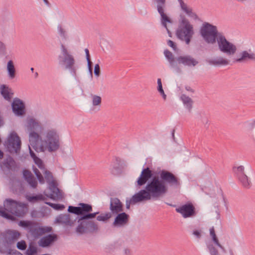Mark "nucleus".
Listing matches in <instances>:
<instances>
[{
  "label": "nucleus",
  "instance_id": "1",
  "mask_svg": "<svg viewBox=\"0 0 255 255\" xmlns=\"http://www.w3.org/2000/svg\"><path fill=\"white\" fill-rule=\"evenodd\" d=\"M29 141L31 146L37 152L57 150L59 146V137L55 130L51 129L47 132L46 140H42L37 132L31 131L29 135Z\"/></svg>",
  "mask_w": 255,
  "mask_h": 255
},
{
  "label": "nucleus",
  "instance_id": "2",
  "mask_svg": "<svg viewBox=\"0 0 255 255\" xmlns=\"http://www.w3.org/2000/svg\"><path fill=\"white\" fill-rule=\"evenodd\" d=\"M145 191L150 195V198H157L164 194L167 191V187L164 182L160 180L158 177H153L146 185Z\"/></svg>",
  "mask_w": 255,
  "mask_h": 255
},
{
  "label": "nucleus",
  "instance_id": "3",
  "mask_svg": "<svg viewBox=\"0 0 255 255\" xmlns=\"http://www.w3.org/2000/svg\"><path fill=\"white\" fill-rule=\"evenodd\" d=\"M78 205V207L69 206L68 211L76 215H82L79 221L94 218L98 214V212L91 213L93 208L92 206L90 204L82 203H79Z\"/></svg>",
  "mask_w": 255,
  "mask_h": 255
},
{
  "label": "nucleus",
  "instance_id": "4",
  "mask_svg": "<svg viewBox=\"0 0 255 255\" xmlns=\"http://www.w3.org/2000/svg\"><path fill=\"white\" fill-rule=\"evenodd\" d=\"M4 206L5 207L4 209L1 207H0V215L2 217L11 220L15 219L12 215L6 213L5 210H9L11 213L16 215H19L18 208L21 207V205L18 202L10 199H6L4 202Z\"/></svg>",
  "mask_w": 255,
  "mask_h": 255
},
{
  "label": "nucleus",
  "instance_id": "5",
  "mask_svg": "<svg viewBox=\"0 0 255 255\" xmlns=\"http://www.w3.org/2000/svg\"><path fill=\"white\" fill-rule=\"evenodd\" d=\"M201 34L206 42L214 43L220 33H218L217 27L208 23H205L201 29Z\"/></svg>",
  "mask_w": 255,
  "mask_h": 255
},
{
  "label": "nucleus",
  "instance_id": "6",
  "mask_svg": "<svg viewBox=\"0 0 255 255\" xmlns=\"http://www.w3.org/2000/svg\"><path fill=\"white\" fill-rule=\"evenodd\" d=\"M182 23L184 26L177 30L176 34L179 38L185 40L188 44L193 34V27L186 19H183Z\"/></svg>",
  "mask_w": 255,
  "mask_h": 255
},
{
  "label": "nucleus",
  "instance_id": "7",
  "mask_svg": "<svg viewBox=\"0 0 255 255\" xmlns=\"http://www.w3.org/2000/svg\"><path fill=\"white\" fill-rule=\"evenodd\" d=\"M217 42L220 50L228 54H234L236 51V47L227 40L225 37L219 34L217 37Z\"/></svg>",
  "mask_w": 255,
  "mask_h": 255
},
{
  "label": "nucleus",
  "instance_id": "8",
  "mask_svg": "<svg viewBox=\"0 0 255 255\" xmlns=\"http://www.w3.org/2000/svg\"><path fill=\"white\" fill-rule=\"evenodd\" d=\"M161 180L170 185L178 186L180 184L179 179L171 172L163 170L160 172Z\"/></svg>",
  "mask_w": 255,
  "mask_h": 255
},
{
  "label": "nucleus",
  "instance_id": "9",
  "mask_svg": "<svg viewBox=\"0 0 255 255\" xmlns=\"http://www.w3.org/2000/svg\"><path fill=\"white\" fill-rule=\"evenodd\" d=\"M176 211L180 213L185 218L193 217L196 215L195 207L191 202L179 207L176 209Z\"/></svg>",
  "mask_w": 255,
  "mask_h": 255
},
{
  "label": "nucleus",
  "instance_id": "10",
  "mask_svg": "<svg viewBox=\"0 0 255 255\" xmlns=\"http://www.w3.org/2000/svg\"><path fill=\"white\" fill-rule=\"evenodd\" d=\"M6 144L8 148L11 151H14L17 153L20 149L21 146L20 138L16 133L12 132L8 137Z\"/></svg>",
  "mask_w": 255,
  "mask_h": 255
},
{
  "label": "nucleus",
  "instance_id": "11",
  "mask_svg": "<svg viewBox=\"0 0 255 255\" xmlns=\"http://www.w3.org/2000/svg\"><path fill=\"white\" fill-rule=\"evenodd\" d=\"M110 209L112 215H117L123 212V204L117 198H112L110 200Z\"/></svg>",
  "mask_w": 255,
  "mask_h": 255
},
{
  "label": "nucleus",
  "instance_id": "12",
  "mask_svg": "<svg viewBox=\"0 0 255 255\" xmlns=\"http://www.w3.org/2000/svg\"><path fill=\"white\" fill-rule=\"evenodd\" d=\"M129 216L125 212H121L117 214V216L113 222L115 227H122L127 225L129 221Z\"/></svg>",
  "mask_w": 255,
  "mask_h": 255
},
{
  "label": "nucleus",
  "instance_id": "13",
  "mask_svg": "<svg viewBox=\"0 0 255 255\" xmlns=\"http://www.w3.org/2000/svg\"><path fill=\"white\" fill-rule=\"evenodd\" d=\"M152 176V171L148 167L143 169L136 181L137 186L144 185Z\"/></svg>",
  "mask_w": 255,
  "mask_h": 255
},
{
  "label": "nucleus",
  "instance_id": "14",
  "mask_svg": "<svg viewBox=\"0 0 255 255\" xmlns=\"http://www.w3.org/2000/svg\"><path fill=\"white\" fill-rule=\"evenodd\" d=\"M58 237L56 234H50L42 238L39 240L38 244L41 247H47L56 241Z\"/></svg>",
  "mask_w": 255,
  "mask_h": 255
},
{
  "label": "nucleus",
  "instance_id": "15",
  "mask_svg": "<svg viewBox=\"0 0 255 255\" xmlns=\"http://www.w3.org/2000/svg\"><path fill=\"white\" fill-rule=\"evenodd\" d=\"M131 202L134 204L139 202L150 200V195L145 189L140 190L134 195L131 198Z\"/></svg>",
  "mask_w": 255,
  "mask_h": 255
},
{
  "label": "nucleus",
  "instance_id": "16",
  "mask_svg": "<svg viewBox=\"0 0 255 255\" xmlns=\"http://www.w3.org/2000/svg\"><path fill=\"white\" fill-rule=\"evenodd\" d=\"M12 107L15 114L17 115H22L24 114V105L20 100H14L12 104Z\"/></svg>",
  "mask_w": 255,
  "mask_h": 255
},
{
  "label": "nucleus",
  "instance_id": "17",
  "mask_svg": "<svg viewBox=\"0 0 255 255\" xmlns=\"http://www.w3.org/2000/svg\"><path fill=\"white\" fill-rule=\"evenodd\" d=\"M16 163L13 159L9 156L3 161L0 163V167L2 169H6L8 170H14L16 168Z\"/></svg>",
  "mask_w": 255,
  "mask_h": 255
},
{
  "label": "nucleus",
  "instance_id": "18",
  "mask_svg": "<svg viewBox=\"0 0 255 255\" xmlns=\"http://www.w3.org/2000/svg\"><path fill=\"white\" fill-rule=\"evenodd\" d=\"M19 232L14 230H8L5 233V239L8 243H12L17 241L20 237Z\"/></svg>",
  "mask_w": 255,
  "mask_h": 255
},
{
  "label": "nucleus",
  "instance_id": "19",
  "mask_svg": "<svg viewBox=\"0 0 255 255\" xmlns=\"http://www.w3.org/2000/svg\"><path fill=\"white\" fill-rule=\"evenodd\" d=\"M23 175L25 180L33 188H36L37 186V182L31 172L28 170L25 169L23 171Z\"/></svg>",
  "mask_w": 255,
  "mask_h": 255
},
{
  "label": "nucleus",
  "instance_id": "20",
  "mask_svg": "<svg viewBox=\"0 0 255 255\" xmlns=\"http://www.w3.org/2000/svg\"><path fill=\"white\" fill-rule=\"evenodd\" d=\"M179 64H183L187 66H195L198 62L189 56H179L176 59Z\"/></svg>",
  "mask_w": 255,
  "mask_h": 255
},
{
  "label": "nucleus",
  "instance_id": "21",
  "mask_svg": "<svg viewBox=\"0 0 255 255\" xmlns=\"http://www.w3.org/2000/svg\"><path fill=\"white\" fill-rule=\"evenodd\" d=\"M56 222L67 226H72L73 224V222L71 220L70 216L67 214H61L58 216Z\"/></svg>",
  "mask_w": 255,
  "mask_h": 255
},
{
  "label": "nucleus",
  "instance_id": "22",
  "mask_svg": "<svg viewBox=\"0 0 255 255\" xmlns=\"http://www.w3.org/2000/svg\"><path fill=\"white\" fill-rule=\"evenodd\" d=\"M64 62L66 64V68L71 69V71L75 74L76 70L74 68L75 60L72 55H68V57H65Z\"/></svg>",
  "mask_w": 255,
  "mask_h": 255
},
{
  "label": "nucleus",
  "instance_id": "23",
  "mask_svg": "<svg viewBox=\"0 0 255 255\" xmlns=\"http://www.w3.org/2000/svg\"><path fill=\"white\" fill-rule=\"evenodd\" d=\"M1 94L4 98L8 101H10L12 98L13 93L10 92V89L6 86L3 85L1 88Z\"/></svg>",
  "mask_w": 255,
  "mask_h": 255
},
{
  "label": "nucleus",
  "instance_id": "24",
  "mask_svg": "<svg viewBox=\"0 0 255 255\" xmlns=\"http://www.w3.org/2000/svg\"><path fill=\"white\" fill-rule=\"evenodd\" d=\"M29 232L34 237L40 236V226L36 222H33L30 227Z\"/></svg>",
  "mask_w": 255,
  "mask_h": 255
},
{
  "label": "nucleus",
  "instance_id": "25",
  "mask_svg": "<svg viewBox=\"0 0 255 255\" xmlns=\"http://www.w3.org/2000/svg\"><path fill=\"white\" fill-rule=\"evenodd\" d=\"M180 98L184 104L190 110L192 108V104L193 102L191 99L184 94L182 95Z\"/></svg>",
  "mask_w": 255,
  "mask_h": 255
},
{
  "label": "nucleus",
  "instance_id": "26",
  "mask_svg": "<svg viewBox=\"0 0 255 255\" xmlns=\"http://www.w3.org/2000/svg\"><path fill=\"white\" fill-rule=\"evenodd\" d=\"M209 63L214 65H225L229 63L228 60L223 58L209 61Z\"/></svg>",
  "mask_w": 255,
  "mask_h": 255
},
{
  "label": "nucleus",
  "instance_id": "27",
  "mask_svg": "<svg viewBox=\"0 0 255 255\" xmlns=\"http://www.w3.org/2000/svg\"><path fill=\"white\" fill-rule=\"evenodd\" d=\"M30 153L31 157L33 158L35 163L38 165V167L41 170L44 169V165L42 161L40 158L37 157L34 153L31 151V149H30Z\"/></svg>",
  "mask_w": 255,
  "mask_h": 255
},
{
  "label": "nucleus",
  "instance_id": "28",
  "mask_svg": "<svg viewBox=\"0 0 255 255\" xmlns=\"http://www.w3.org/2000/svg\"><path fill=\"white\" fill-rule=\"evenodd\" d=\"M112 213L110 212L101 214L97 217V220L99 221H107L112 217Z\"/></svg>",
  "mask_w": 255,
  "mask_h": 255
},
{
  "label": "nucleus",
  "instance_id": "29",
  "mask_svg": "<svg viewBox=\"0 0 255 255\" xmlns=\"http://www.w3.org/2000/svg\"><path fill=\"white\" fill-rule=\"evenodd\" d=\"M164 54L166 58L168 59L171 65H172V66H174V62L175 59L172 52L169 51L168 50H165L164 52Z\"/></svg>",
  "mask_w": 255,
  "mask_h": 255
},
{
  "label": "nucleus",
  "instance_id": "30",
  "mask_svg": "<svg viewBox=\"0 0 255 255\" xmlns=\"http://www.w3.org/2000/svg\"><path fill=\"white\" fill-rule=\"evenodd\" d=\"M210 233L211 236L212 237V239H213V241L214 242V243L219 247H220L222 249H224L223 247L220 244V243L219 242V240H218V238H217V236L216 235L215 232V229H214V227H212L211 228H210Z\"/></svg>",
  "mask_w": 255,
  "mask_h": 255
},
{
  "label": "nucleus",
  "instance_id": "31",
  "mask_svg": "<svg viewBox=\"0 0 255 255\" xmlns=\"http://www.w3.org/2000/svg\"><path fill=\"white\" fill-rule=\"evenodd\" d=\"M238 178L242 183L243 186L246 188H248L249 187L250 183L248 181V177L245 174L241 175V176H239Z\"/></svg>",
  "mask_w": 255,
  "mask_h": 255
},
{
  "label": "nucleus",
  "instance_id": "32",
  "mask_svg": "<svg viewBox=\"0 0 255 255\" xmlns=\"http://www.w3.org/2000/svg\"><path fill=\"white\" fill-rule=\"evenodd\" d=\"M86 224V227L87 228V229L93 231L97 230L98 229V225L95 222L89 221H86V223H85Z\"/></svg>",
  "mask_w": 255,
  "mask_h": 255
},
{
  "label": "nucleus",
  "instance_id": "33",
  "mask_svg": "<svg viewBox=\"0 0 255 255\" xmlns=\"http://www.w3.org/2000/svg\"><path fill=\"white\" fill-rule=\"evenodd\" d=\"M7 69L11 78H13L15 76V69L13 63L11 60L9 61L7 63Z\"/></svg>",
  "mask_w": 255,
  "mask_h": 255
},
{
  "label": "nucleus",
  "instance_id": "34",
  "mask_svg": "<svg viewBox=\"0 0 255 255\" xmlns=\"http://www.w3.org/2000/svg\"><path fill=\"white\" fill-rule=\"evenodd\" d=\"M85 223H86V221H82L81 222L80 224L79 225L76 229L77 233L83 234L86 232V230L87 229V228L86 227Z\"/></svg>",
  "mask_w": 255,
  "mask_h": 255
},
{
  "label": "nucleus",
  "instance_id": "35",
  "mask_svg": "<svg viewBox=\"0 0 255 255\" xmlns=\"http://www.w3.org/2000/svg\"><path fill=\"white\" fill-rule=\"evenodd\" d=\"M181 7L182 9L189 15L192 16L194 15V13L192 12V10L191 8L189 7L186 4L182 2L181 3Z\"/></svg>",
  "mask_w": 255,
  "mask_h": 255
},
{
  "label": "nucleus",
  "instance_id": "36",
  "mask_svg": "<svg viewBox=\"0 0 255 255\" xmlns=\"http://www.w3.org/2000/svg\"><path fill=\"white\" fill-rule=\"evenodd\" d=\"M46 204L57 210H62L65 208L63 205L59 204H54L50 202H46Z\"/></svg>",
  "mask_w": 255,
  "mask_h": 255
},
{
  "label": "nucleus",
  "instance_id": "37",
  "mask_svg": "<svg viewBox=\"0 0 255 255\" xmlns=\"http://www.w3.org/2000/svg\"><path fill=\"white\" fill-rule=\"evenodd\" d=\"M33 171L34 173L35 174L36 176H37V179H38L39 182L41 184H43L44 183V179L40 173V172L39 171L38 169L36 168H33Z\"/></svg>",
  "mask_w": 255,
  "mask_h": 255
},
{
  "label": "nucleus",
  "instance_id": "38",
  "mask_svg": "<svg viewBox=\"0 0 255 255\" xmlns=\"http://www.w3.org/2000/svg\"><path fill=\"white\" fill-rule=\"evenodd\" d=\"M53 229L51 227H42L40 226V236L47 233L52 232Z\"/></svg>",
  "mask_w": 255,
  "mask_h": 255
},
{
  "label": "nucleus",
  "instance_id": "39",
  "mask_svg": "<svg viewBox=\"0 0 255 255\" xmlns=\"http://www.w3.org/2000/svg\"><path fill=\"white\" fill-rule=\"evenodd\" d=\"M37 252L36 248L33 245L30 244L26 251L27 255H33Z\"/></svg>",
  "mask_w": 255,
  "mask_h": 255
},
{
  "label": "nucleus",
  "instance_id": "40",
  "mask_svg": "<svg viewBox=\"0 0 255 255\" xmlns=\"http://www.w3.org/2000/svg\"><path fill=\"white\" fill-rule=\"evenodd\" d=\"M244 168L243 166H240L237 168L234 167V172L236 174L238 177L241 176V175L244 174Z\"/></svg>",
  "mask_w": 255,
  "mask_h": 255
},
{
  "label": "nucleus",
  "instance_id": "41",
  "mask_svg": "<svg viewBox=\"0 0 255 255\" xmlns=\"http://www.w3.org/2000/svg\"><path fill=\"white\" fill-rule=\"evenodd\" d=\"M253 56L249 54L247 51H244L242 54V57L240 58L237 59L238 61H241V60H246L247 59H253Z\"/></svg>",
  "mask_w": 255,
  "mask_h": 255
},
{
  "label": "nucleus",
  "instance_id": "42",
  "mask_svg": "<svg viewBox=\"0 0 255 255\" xmlns=\"http://www.w3.org/2000/svg\"><path fill=\"white\" fill-rule=\"evenodd\" d=\"M161 22L163 26L166 27L167 22H170L171 20L170 18L167 16V15L164 13L161 15Z\"/></svg>",
  "mask_w": 255,
  "mask_h": 255
},
{
  "label": "nucleus",
  "instance_id": "43",
  "mask_svg": "<svg viewBox=\"0 0 255 255\" xmlns=\"http://www.w3.org/2000/svg\"><path fill=\"white\" fill-rule=\"evenodd\" d=\"M44 200V197L42 195H38L36 196H29L28 200L30 202L36 201L38 200Z\"/></svg>",
  "mask_w": 255,
  "mask_h": 255
},
{
  "label": "nucleus",
  "instance_id": "44",
  "mask_svg": "<svg viewBox=\"0 0 255 255\" xmlns=\"http://www.w3.org/2000/svg\"><path fill=\"white\" fill-rule=\"evenodd\" d=\"M42 170L44 174L45 178L47 180L49 181L53 178L52 173L49 171L45 169V168Z\"/></svg>",
  "mask_w": 255,
  "mask_h": 255
},
{
  "label": "nucleus",
  "instance_id": "45",
  "mask_svg": "<svg viewBox=\"0 0 255 255\" xmlns=\"http://www.w3.org/2000/svg\"><path fill=\"white\" fill-rule=\"evenodd\" d=\"M17 247L21 250H24L26 248V244L24 241L18 242L17 244Z\"/></svg>",
  "mask_w": 255,
  "mask_h": 255
},
{
  "label": "nucleus",
  "instance_id": "46",
  "mask_svg": "<svg viewBox=\"0 0 255 255\" xmlns=\"http://www.w3.org/2000/svg\"><path fill=\"white\" fill-rule=\"evenodd\" d=\"M32 223L31 221H21L19 222V225L23 227H28L29 230Z\"/></svg>",
  "mask_w": 255,
  "mask_h": 255
},
{
  "label": "nucleus",
  "instance_id": "47",
  "mask_svg": "<svg viewBox=\"0 0 255 255\" xmlns=\"http://www.w3.org/2000/svg\"><path fill=\"white\" fill-rule=\"evenodd\" d=\"M101 98L98 96H94L93 98V104L94 106H97L101 104Z\"/></svg>",
  "mask_w": 255,
  "mask_h": 255
},
{
  "label": "nucleus",
  "instance_id": "48",
  "mask_svg": "<svg viewBox=\"0 0 255 255\" xmlns=\"http://www.w3.org/2000/svg\"><path fill=\"white\" fill-rule=\"evenodd\" d=\"M209 250L211 255H218V252L213 246H209Z\"/></svg>",
  "mask_w": 255,
  "mask_h": 255
},
{
  "label": "nucleus",
  "instance_id": "49",
  "mask_svg": "<svg viewBox=\"0 0 255 255\" xmlns=\"http://www.w3.org/2000/svg\"><path fill=\"white\" fill-rule=\"evenodd\" d=\"M167 44L169 46L172 47L174 50H175V51L176 50V49H177L176 45L175 43L173 41H172L171 40H168L167 41Z\"/></svg>",
  "mask_w": 255,
  "mask_h": 255
},
{
  "label": "nucleus",
  "instance_id": "50",
  "mask_svg": "<svg viewBox=\"0 0 255 255\" xmlns=\"http://www.w3.org/2000/svg\"><path fill=\"white\" fill-rule=\"evenodd\" d=\"M94 73L96 76H99L100 73V66H99V64L95 65Z\"/></svg>",
  "mask_w": 255,
  "mask_h": 255
},
{
  "label": "nucleus",
  "instance_id": "51",
  "mask_svg": "<svg viewBox=\"0 0 255 255\" xmlns=\"http://www.w3.org/2000/svg\"><path fill=\"white\" fill-rule=\"evenodd\" d=\"M157 10H158V12L160 13V15L164 14V9L163 8V6L160 5H157Z\"/></svg>",
  "mask_w": 255,
  "mask_h": 255
},
{
  "label": "nucleus",
  "instance_id": "52",
  "mask_svg": "<svg viewBox=\"0 0 255 255\" xmlns=\"http://www.w3.org/2000/svg\"><path fill=\"white\" fill-rule=\"evenodd\" d=\"M158 90L159 92L163 96V98L165 99L166 98V95L165 94L164 91L162 89V86L158 87Z\"/></svg>",
  "mask_w": 255,
  "mask_h": 255
},
{
  "label": "nucleus",
  "instance_id": "53",
  "mask_svg": "<svg viewBox=\"0 0 255 255\" xmlns=\"http://www.w3.org/2000/svg\"><path fill=\"white\" fill-rule=\"evenodd\" d=\"M62 47L63 53V54L64 55L65 57H68V55H70V54H68L67 50L64 47V45H62Z\"/></svg>",
  "mask_w": 255,
  "mask_h": 255
},
{
  "label": "nucleus",
  "instance_id": "54",
  "mask_svg": "<svg viewBox=\"0 0 255 255\" xmlns=\"http://www.w3.org/2000/svg\"><path fill=\"white\" fill-rule=\"evenodd\" d=\"M134 203H132L131 199H130V200L129 201H127V202H126V208L128 209H129L130 208V205H134Z\"/></svg>",
  "mask_w": 255,
  "mask_h": 255
},
{
  "label": "nucleus",
  "instance_id": "55",
  "mask_svg": "<svg viewBox=\"0 0 255 255\" xmlns=\"http://www.w3.org/2000/svg\"><path fill=\"white\" fill-rule=\"evenodd\" d=\"M55 190L56 191V197L57 198H60L61 197V194H60V190L58 189V188H56L55 189ZM53 193H55V191H53Z\"/></svg>",
  "mask_w": 255,
  "mask_h": 255
},
{
  "label": "nucleus",
  "instance_id": "56",
  "mask_svg": "<svg viewBox=\"0 0 255 255\" xmlns=\"http://www.w3.org/2000/svg\"><path fill=\"white\" fill-rule=\"evenodd\" d=\"M158 5L163 6L165 4V0H156Z\"/></svg>",
  "mask_w": 255,
  "mask_h": 255
},
{
  "label": "nucleus",
  "instance_id": "57",
  "mask_svg": "<svg viewBox=\"0 0 255 255\" xmlns=\"http://www.w3.org/2000/svg\"><path fill=\"white\" fill-rule=\"evenodd\" d=\"M88 63V66L90 71H91L92 62L91 61L90 58L87 59Z\"/></svg>",
  "mask_w": 255,
  "mask_h": 255
},
{
  "label": "nucleus",
  "instance_id": "58",
  "mask_svg": "<svg viewBox=\"0 0 255 255\" xmlns=\"http://www.w3.org/2000/svg\"><path fill=\"white\" fill-rule=\"evenodd\" d=\"M193 234L198 238H199L201 236L200 232L197 230L194 231Z\"/></svg>",
  "mask_w": 255,
  "mask_h": 255
},
{
  "label": "nucleus",
  "instance_id": "59",
  "mask_svg": "<svg viewBox=\"0 0 255 255\" xmlns=\"http://www.w3.org/2000/svg\"><path fill=\"white\" fill-rule=\"evenodd\" d=\"M85 52H86V58L87 59H89V58H90V54H89V50L88 49H85Z\"/></svg>",
  "mask_w": 255,
  "mask_h": 255
},
{
  "label": "nucleus",
  "instance_id": "60",
  "mask_svg": "<svg viewBox=\"0 0 255 255\" xmlns=\"http://www.w3.org/2000/svg\"><path fill=\"white\" fill-rule=\"evenodd\" d=\"M157 84H158V87L162 86V83H161V79L159 78L157 80Z\"/></svg>",
  "mask_w": 255,
  "mask_h": 255
},
{
  "label": "nucleus",
  "instance_id": "61",
  "mask_svg": "<svg viewBox=\"0 0 255 255\" xmlns=\"http://www.w3.org/2000/svg\"><path fill=\"white\" fill-rule=\"evenodd\" d=\"M186 89L188 91H191L192 92H194V91L190 87H186Z\"/></svg>",
  "mask_w": 255,
  "mask_h": 255
},
{
  "label": "nucleus",
  "instance_id": "62",
  "mask_svg": "<svg viewBox=\"0 0 255 255\" xmlns=\"http://www.w3.org/2000/svg\"><path fill=\"white\" fill-rule=\"evenodd\" d=\"M3 124V120L0 116V127Z\"/></svg>",
  "mask_w": 255,
  "mask_h": 255
},
{
  "label": "nucleus",
  "instance_id": "63",
  "mask_svg": "<svg viewBox=\"0 0 255 255\" xmlns=\"http://www.w3.org/2000/svg\"><path fill=\"white\" fill-rule=\"evenodd\" d=\"M129 252H130V251H129V250H125V253H126V254L127 255H128V254H129Z\"/></svg>",
  "mask_w": 255,
  "mask_h": 255
},
{
  "label": "nucleus",
  "instance_id": "64",
  "mask_svg": "<svg viewBox=\"0 0 255 255\" xmlns=\"http://www.w3.org/2000/svg\"><path fill=\"white\" fill-rule=\"evenodd\" d=\"M50 198L52 199H55V198L53 197V195H51Z\"/></svg>",
  "mask_w": 255,
  "mask_h": 255
}]
</instances>
